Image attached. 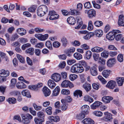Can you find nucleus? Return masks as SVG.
Here are the masks:
<instances>
[{
  "instance_id": "nucleus-1",
  "label": "nucleus",
  "mask_w": 124,
  "mask_h": 124,
  "mask_svg": "<svg viewBox=\"0 0 124 124\" xmlns=\"http://www.w3.org/2000/svg\"><path fill=\"white\" fill-rule=\"evenodd\" d=\"M84 70L83 66L79 63H76L72 66L71 71L73 73H80Z\"/></svg>"
},
{
  "instance_id": "nucleus-2",
  "label": "nucleus",
  "mask_w": 124,
  "mask_h": 124,
  "mask_svg": "<svg viewBox=\"0 0 124 124\" xmlns=\"http://www.w3.org/2000/svg\"><path fill=\"white\" fill-rule=\"evenodd\" d=\"M120 33L121 31L119 30H113L107 34L106 38L109 40H112L114 39L116 34Z\"/></svg>"
},
{
  "instance_id": "nucleus-3",
  "label": "nucleus",
  "mask_w": 124,
  "mask_h": 124,
  "mask_svg": "<svg viewBox=\"0 0 124 124\" xmlns=\"http://www.w3.org/2000/svg\"><path fill=\"white\" fill-rule=\"evenodd\" d=\"M61 85L63 87L67 88L69 87L71 88L74 86V85L70 81L67 80L63 81Z\"/></svg>"
},
{
  "instance_id": "nucleus-4",
  "label": "nucleus",
  "mask_w": 124,
  "mask_h": 124,
  "mask_svg": "<svg viewBox=\"0 0 124 124\" xmlns=\"http://www.w3.org/2000/svg\"><path fill=\"white\" fill-rule=\"evenodd\" d=\"M84 12L85 14H87L89 18H92L93 17H95L96 16V12L93 9L88 10H85Z\"/></svg>"
},
{
  "instance_id": "nucleus-5",
  "label": "nucleus",
  "mask_w": 124,
  "mask_h": 124,
  "mask_svg": "<svg viewBox=\"0 0 124 124\" xmlns=\"http://www.w3.org/2000/svg\"><path fill=\"white\" fill-rule=\"evenodd\" d=\"M35 36L40 40L44 41L48 38V35L47 34L43 35L40 34H35Z\"/></svg>"
},
{
  "instance_id": "nucleus-6",
  "label": "nucleus",
  "mask_w": 124,
  "mask_h": 124,
  "mask_svg": "<svg viewBox=\"0 0 124 124\" xmlns=\"http://www.w3.org/2000/svg\"><path fill=\"white\" fill-rule=\"evenodd\" d=\"M104 114L105 115V117L102 118V120L106 121H110L113 119L112 115L110 113L106 112L104 113Z\"/></svg>"
},
{
  "instance_id": "nucleus-7",
  "label": "nucleus",
  "mask_w": 124,
  "mask_h": 124,
  "mask_svg": "<svg viewBox=\"0 0 124 124\" xmlns=\"http://www.w3.org/2000/svg\"><path fill=\"white\" fill-rule=\"evenodd\" d=\"M51 78L55 82H57L61 79V76L59 74L55 73L52 75Z\"/></svg>"
},
{
  "instance_id": "nucleus-8",
  "label": "nucleus",
  "mask_w": 124,
  "mask_h": 124,
  "mask_svg": "<svg viewBox=\"0 0 124 124\" xmlns=\"http://www.w3.org/2000/svg\"><path fill=\"white\" fill-rule=\"evenodd\" d=\"M116 84V83L115 81L110 80L108 82L106 86L110 89H113L115 87Z\"/></svg>"
},
{
  "instance_id": "nucleus-9",
  "label": "nucleus",
  "mask_w": 124,
  "mask_h": 124,
  "mask_svg": "<svg viewBox=\"0 0 124 124\" xmlns=\"http://www.w3.org/2000/svg\"><path fill=\"white\" fill-rule=\"evenodd\" d=\"M46 10L45 11L43 10H43L42 8H38L37 10V13L38 16H43L48 11V8H45Z\"/></svg>"
},
{
  "instance_id": "nucleus-10",
  "label": "nucleus",
  "mask_w": 124,
  "mask_h": 124,
  "mask_svg": "<svg viewBox=\"0 0 124 124\" xmlns=\"http://www.w3.org/2000/svg\"><path fill=\"white\" fill-rule=\"evenodd\" d=\"M75 48L72 47L69 49L66 50L65 51V53L68 56L70 57L72 54L75 52Z\"/></svg>"
},
{
  "instance_id": "nucleus-11",
  "label": "nucleus",
  "mask_w": 124,
  "mask_h": 124,
  "mask_svg": "<svg viewBox=\"0 0 124 124\" xmlns=\"http://www.w3.org/2000/svg\"><path fill=\"white\" fill-rule=\"evenodd\" d=\"M82 8H80L79 10H77L72 8L70 9V15H79L80 14L79 11H81L82 10Z\"/></svg>"
},
{
  "instance_id": "nucleus-12",
  "label": "nucleus",
  "mask_w": 124,
  "mask_h": 124,
  "mask_svg": "<svg viewBox=\"0 0 124 124\" xmlns=\"http://www.w3.org/2000/svg\"><path fill=\"white\" fill-rule=\"evenodd\" d=\"M0 76L1 77H6L9 75V72L8 70L2 69L0 70Z\"/></svg>"
},
{
  "instance_id": "nucleus-13",
  "label": "nucleus",
  "mask_w": 124,
  "mask_h": 124,
  "mask_svg": "<svg viewBox=\"0 0 124 124\" xmlns=\"http://www.w3.org/2000/svg\"><path fill=\"white\" fill-rule=\"evenodd\" d=\"M118 23L120 26H124V16L123 15H120L119 16Z\"/></svg>"
},
{
  "instance_id": "nucleus-14",
  "label": "nucleus",
  "mask_w": 124,
  "mask_h": 124,
  "mask_svg": "<svg viewBox=\"0 0 124 124\" xmlns=\"http://www.w3.org/2000/svg\"><path fill=\"white\" fill-rule=\"evenodd\" d=\"M82 113L87 114L89 110V107L87 105H84L81 107Z\"/></svg>"
},
{
  "instance_id": "nucleus-15",
  "label": "nucleus",
  "mask_w": 124,
  "mask_h": 124,
  "mask_svg": "<svg viewBox=\"0 0 124 124\" xmlns=\"http://www.w3.org/2000/svg\"><path fill=\"white\" fill-rule=\"evenodd\" d=\"M101 102L98 101H96L93 103L91 106V108L93 109H95L98 108L100 106Z\"/></svg>"
},
{
  "instance_id": "nucleus-16",
  "label": "nucleus",
  "mask_w": 124,
  "mask_h": 124,
  "mask_svg": "<svg viewBox=\"0 0 124 124\" xmlns=\"http://www.w3.org/2000/svg\"><path fill=\"white\" fill-rule=\"evenodd\" d=\"M84 124H93L94 122L91 118H86L84 119L82 121Z\"/></svg>"
},
{
  "instance_id": "nucleus-17",
  "label": "nucleus",
  "mask_w": 124,
  "mask_h": 124,
  "mask_svg": "<svg viewBox=\"0 0 124 124\" xmlns=\"http://www.w3.org/2000/svg\"><path fill=\"white\" fill-rule=\"evenodd\" d=\"M43 91L45 96L46 97L49 96L51 93L50 90L46 86L43 87Z\"/></svg>"
},
{
  "instance_id": "nucleus-18",
  "label": "nucleus",
  "mask_w": 124,
  "mask_h": 124,
  "mask_svg": "<svg viewBox=\"0 0 124 124\" xmlns=\"http://www.w3.org/2000/svg\"><path fill=\"white\" fill-rule=\"evenodd\" d=\"M83 87L87 92L90 91L91 89V85L87 83H85L83 85Z\"/></svg>"
},
{
  "instance_id": "nucleus-19",
  "label": "nucleus",
  "mask_w": 124,
  "mask_h": 124,
  "mask_svg": "<svg viewBox=\"0 0 124 124\" xmlns=\"http://www.w3.org/2000/svg\"><path fill=\"white\" fill-rule=\"evenodd\" d=\"M17 31L18 34L21 36L25 35L26 33V30L22 28L18 29Z\"/></svg>"
},
{
  "instance_id": "nucleus-20",
  "label": "nucleus",
  "mask_w": 124,
  "mask_h": 124,
  "mask_svg": "<svg viewBox=\"0 0 124 124\" xmlns=\"http://www.w3.org/2000/svg\"><path fill=\"white\" fill-rule=\"evenodd\" d=\"M97 70V69L95 67L93 66L91 67L90 69V72L91 74L93 76H96L98 74Z\"/></svg>"
},
{
  "instance_id": "nucleus-21",
  "label": "nucleus",
  "mask_w": 124,
  "mask_h": 124,
  "mask_svg": "<svg viewBox=\"0 0 124 124\" xmlns=\"http://www.w3.org/2000/svg\"><path fill=\"white\" fill-rule=\"evenodd\" d=\"M49 119L51 122H57L60 121V118L58 116H50L49 117Z\"/></svg>"
},
{
  "instance_id": "nucleus-22",
  "label": "nucleus",
  "mask_w": 124,
  "mask_h": 124,
  "mask_svg": "<svg viewBox=\"0 0 124 124\" xmlns=\"http://www.w3.org/2000/svg\"><path fill=\"white\" fill-rule=\"evenodd\" d=\"M16 86L18 89H23L26 88V86L22 82H19L16 84Z\"/></svg>"
},
{
  "instance_id": "nucleus-23",
  "label": "nucleus",
  "mask_w": 124,
  "mask_h": 124,
  "mask_svg": "<svg viewBox=\"0 0 124 124\" xmlns=\"http://www.w3.org/2000/svg\"><path fill=\"white\" fill-rule=\"evenodd\" d=\"M115 60L114 58H111L108 61L107 64L108 66L111 67L115 63Z\"/></svg>"
},
{
  "instance_id": "nucleus-24",
  "label": "nucleus",
  "mask_w": 124,
  "mask_h": 124,
  "mask_svg": "<svg viewBox=\"0 0 124 124\" xmlns=\"http://www.w3.org/2000/svg\"><path fill=\"white\" fill-rule=\"evenodd\" d=\"M113 99L112 97L108 96H105L102 98V101L105 103H108L110 101L112 100Z\"/></svg>"
},
{
  "instance_id": "nucleus-25",
  "label": "nucleus",
  "mask_w": 124,
  "mask_h": 124,
  "mask_svg": "<svg viewBox=\"0 0 124 124\" xmlns=\"http://www.w3.org/2000/svg\"><path fill=\"white\" fill-rule=\"evenodd\" d=\"M124 81V78L123 77L117 78L116 79V81L119 86H122Z\"/></svg>"
},
{
  "instance_id": "nucleus-26",
  "label": "nucleus",
  "mask_w": 124,
  "mask_h": 124,
  "mask_svg": "<svg viewBox=\"0 0 124 124\" xmlns=\"http://www.w3.org/2000/svg\"><path fill=\"white\" fill-rule=\"evenodd\" d=\"M37 115L39 118L40 119V120L44 121L45 115L43 112L41 111H39L37 113Z\"/></svg>"
},
{
  "instance_id": "nucleus-27",
  "label": "nucleus",
  "mask_w": 124,
  "mask_h": 124,
  "mask_svg": "<svg viewBox=\"0 0 124 124\" xmlns=\"http://www.w3.org/2000/svg\"><path fill=\"white\" fill-rule=\"evenodd\" d=\"M22 93L23 95L26 96L28 98L31 97V95L29 91L27 90H23L22 92Z\"/></svg>"
},
{
  "instance_id": "nucleus-28",
  "label": "nucleus",
  "mask_w": 124,
  "mask_h": 124,
  "mask_svg": "<svg viewBox=\"0 0 124 124\" xmlns=\"http://www.w3.org/2000/svg\"><path fill=\"white\" fill-rule=\"evenodd\" d=\"M48 86L51 88L53 89L56 85V84L52 80L50 79L48 82Z\"/></svg>"
},
{
  "instance_id": "nucleus-29",
  "label": "nucleus",
  "mask_w": 124,
  "mask_h": 124,
  "mask_svg": "<svg viewBox=\"0 0 124 124\" xmlns=\"http://www.w3.org/2000/svg\"><path fill=\"white\" fill-rule=\"evenodd\" d=\"M67 22L70 24L74 25L75 23V20L73 17H70L68 18L67 20Z\"/></svg>"
},
{
  "instance_id": "nucleus-30",
  "label": "nucleus",
  "mask_w": 124,
  "mask_h": 124,
  "mask_svg": "<svg viewBox=\"0 0 124 124\" xmlns=\"http://www.w3.org/2000/svg\"><path fill=\"white\" fill-rule=\"evenodd\" d=\"M61 101L62 104V106H61V109L62 110L65 111L67 108V106L65 102V99H62V100Z\"/></svg>"
},
{
  "instance_id": "nucleus-31",
  "label": "nucleus",
  "mask_w": 124,
  "mask_h": 124,
  "mask_svg": "<svg viewBox=\"0 0 124 124\" xmlns=\"http://www.w3.org/2000/svg\"><path fill=\"white\" fill-rule=\"evenodd\" d=\"M60 91V87L58 86H57L53 91V95L56 96L58 95Z\"/></svg>"
},
{
  "instance_id": "nucleus-32",
  "label": "nucleus",
  "mask_w": 124,
  "mask_h": 124,
  "mask_svg": "<svg viewBox=\"0 0 124 124\" xmlns=\"http://www.w3.org/2000/svg\"><path fill=\"white\" fill-rule=\"evenodd\" d=\"M84 99L85 101L89 102L90 103L92 102L93 101V100L92 97L87 95L85 96Z\"/></svg>"
},
{
  "instance_id": "nucleus-33",
  "label": "nucleus",
  "mask_w": 124,
  "mask_h": 124,
  "mask_svg": "<svg viewBox=\"0 0 124 124\" xmlns=\"http://www.w3.org/2000/svg\"><path fill=\"white\" fill-rule=\"evenodd\" d=\"M99 54L98 53H94L93 55V56L94 60L96 61H97L99 59V61L98 62V63H100L101 62L100 61L101 57H99Z\"/></svg>"
},
{
  "instance_id": "nucleus-34",
  "label": "nucleus",
  "mask_w": 124,
  "mask_h": 124,
  "mask_svg": "<svg viewBox=\"0 0 124 124\" xmlns=\"http://www.w3.org/2000/svg\"><path fill=\"white\" fill-rule=\"evenodd\" d=\"M77 19L78 20L77 21V24L78 25L76 27L75 29H79L82 25L83 23L82 21V20L81 18L80 17L77 18Z\"/></svg>"
},
{
  "instance_id": "nucleus-35",
  "label": "nucleus",
  "mask_w": 124,
  "mask_h": 124,
  "mask_svg": "<svg viewBox=\"0 0 124 124\" xmlns=\"http://www.w3.org/2000/svg\"><path fill=\"white\" fill-rule=\"evenodd\" d=\"M110 73V70H106L103 71L102 72V74L104 77L106 78L108 76Z\"/></svg>"
},
{
  "instance_id": "nucleus-36",
  "label": "nucleus",
  "mask_w": 124,
  "mask_h": 124,
  "mask_svg": "<svg viewBox=\"0 0 124 124\" xmlns=\"http://www.w3.org/2000/svg\"><path fill=\"white\" fill-rule=\"evenodd\" d=\"M74 57L77 60H79L82 58V56L81 54L78 53H76L74 54Z\"/></svg>"
},
{
  "instance_id": "nucleus-37",
  "label": "nucleus",
  "mask_w": 124,
  "mask_h": 124,
  "mask_svg": "<svg viewBox=\"0 0 124 124\" xmlns=\"http://www.w3.org/2000/svg\"><path fill=\"white\" fill-rule=\"evenodd\" d=\"M45 45L49 49L52 50L53 48L51 42L49 40L47 41L46 42Z\"/></svg>"
},
{
  "instance_id": "nucleus-38",
  "label": "nucleus",
  "mask_w": 124,
  "mask_h": 124,
  "mask_svg": "<svg viewBox=\"0 0 124 124\" xmlns=\"http://www.w3.org/2000/svg\"><path fill=\"white\" fill-rule=\"evenodd\" d=\"M74 95L75 97H78L79 96L80 97L82 96V92L80 90H76L75 91L74 93Z\"/></svg>"
},
{
  "instance_id": "nucleus-39",
  "label": "nucleus",
  "mask_w": 124,
  "mask_h": 124,
  "mask_svg": "<svg viewBox=\"0 0 124 124\" xmlns=\"http://www.w3.org/2000/svg\"><path fill=\"white\" fill-rule=\"evenodd\" d=\"M92 55V53L90 51H87L85 53V57L88 60L90 59Z\"/></svg>"
},
{
  "instance_id": "nucleus-40",
  "label": "nucleus",
  "mask_w": 124,
  "mask_h": 124,
  "mask_svg": "<svg viewBox=\"0 0 124 124\" xmlns=\"http://www.w3.org/2000/svg\"><path fill=\"white\" fill-rule=\"evenodd\" d=\"M34 49L32 47H30L27 49L25 51L26 52L30 55H32L34 54Z\"/></svg>"
},
{
  "instance_id": "nucleus-41",
  "label": "nucleus",
  "mask_w": 124,
  "mask_h": 124,
  "mask_svg": "<svg viewBox=\"0 0 124 124\" xmlns=\"http://www.w3.org/2000/svg\"><path fill=\"white\" fill-rule=\"evenodd\" d=\"M7 101L10 104L15 103L16 101V99L14 98H9L7 100Z\"/></svg>"
},
{
  "instance_id": "nucleus-42",
  "label": "nucleus",
  "mask_w": 124,
  "mask_h": 124,
  "mask_svg": "<svg viewBox=\"0 0 124 124\" xmlns=\"http://www.w3.org/2000/svg\"><path fill=\"white\" fill-rule=\"evenodd\" d=\"M94 35L93 33H90L87 34L85 36L83 37L84 39L85 40H88L90 38L94 36Z\"/></svg>"
},
{
  "instance_id": "nucleus-43",
  "label": "nucleus",
  "mask_w": 124,
  "mask_h": 124,
  "mask_svg": "<svg viewBox=\"0 0 124 124\" xmlns=\"http://www.w3.org/2000/svg\"><path fill=\"white\" fill-rule=\"evenodd\" d=\"M61 41L63 45L64 46H66L68 42L66 38L65 37H63L61 38Z\"/></svg>"
},
{
  "instance_id": "nucleus-44",
  "label": "nucleus",
  "mask_w": 124,
  "mask_h": 124,
  "mask_svg": "<svg viewBox=\"0 0 124 124\" xmlns=\"http://www.w3.org/2000/svg\"><path fill=\"white\" fill-rule=\"evenodd\" d=\"M86 114L84 113H82V112L80 113L77 115V118L78 119L81 120L84 118L85 115Z\"/></svg>"
},
{
  "instance_id": "nucleus-45",
  "label": "nucleus",
  "mask_w": 124,
  "mask_h": 124,
  "mask_svg": "<svg viewBox=\"0 0 124 124\" xmlns=\"http://www.w3.org/2000/svg\"><path fill=\"white\" fill-rule=\"evenodd\" d=\"M91 51L93 52L98 53L101 51V48L98 47H95L92 48Z\"/></svg>"
},
{
  "instance_id": "nucleus-46",
  "label": "nucleus",
  "mask_w": 124,
  "mask_h": 124,
  "mask_svg": "<svg viewBox=\"0 0 124 124\" xmlns=\"http://www.w3.org/2000/svg\"><path fill=\"white\" fill-rule=\"evenodd\" d=\"M52 108L51 107H48L46 108V111L47 114L51 115L52 113Z\"/></svg>"
},
{
  "instance_id": "nucleus-47",
  "label": "nucleus",
  "mask_w": 124,
  "mask_h": 124,
  "mask_svg": "<svg viewBox=\"0 0 124 124\" xmlns=\"http://www.w3.org/2000/svg\"><path fill=\"white\" fill-rule=\"evenodd\" d=\"M93 27L92 22L91 21H89L88 23V29L89 31H91L93 29Z\"/></svg>"
},
{
  "instance_id": "nucleus-48",
  "label": "nucleus",
  "mask_w": 124,
  "mask_h": 124,
  "mask_svg": "<svg viewBox=\"0 0 124 124\" xmlns=\"http://www.w3.org/2000/svg\"><path fill=\"white\" fill-rule=\"evenodd\" d=\"M33 105L34 109L36 111H39L42 108V107L41 106L37 105L36 103H33Z\"/></svg>"
},
{
  "instance_id": "nucleus-49",
  "label": "nucleus",
  "mask_w": 124,
  "mask_h": 124,
  "mask_svg": "<svg viewBox=\"0 0 124 124\" xmlns=\"http://www.w3.org/2000/svg\"><path fill=\"white\" fill-rule=\"evenodd\" d=\"M23 121L24 124H27L30 123V121L28 119L26 118L25 116H23Z\"/></svg>"
},
{
  "instance_id": "nucleus-50",
  "label": "nucleus",
  "mask_w": 124,
  "mask_h": 124,
  "mask_svg": "<svg viewBox=\"0 0 124 124\" xmlns=\"http://www.w3.org/2000/svg\"><path fill=\"white\" fill-rule=\"evenodd\" d=\"M17 57L19 61L22 63H23L25 62L24 59L23 57L21 56L19 54H17Z\"/></svg>"
},
{
  "instance_id": "nucleus-51",
  "label": "nucleus",
  "mask_w": 124,
  "mask_h": 124,
  "mask_svg": "<svg viewBox=\"0 0 124 124\" xmlns=\"http://www.w3.org/2000/svg\"><path fill=\"white\" fill-rule=\"evenodd\" d=\"M53 45L54 47L58 48L60 46L61 44L57 41H55L53 42Z\"/></svg>"
},
{
  "instance_id": "nucleus-52",
  "label": "nucleus",
  "mask_w": 124,
  "mask_h": 124,
  "mask_svg": "<svg viewBox=\"0 0 124 124\" xmlns=\"http://www.w3.org/2000/svg\"><path fill=\"white\" fill-rule=\"evenodd\" d=\"M61 93L63 94L68 95L70 93V91L68 89H63L62 90Z\"/></svg>"
},
{
  "instance_id": "nucleus-53",
  "label": "nucleus",
  "mask_w": 124,
  "mask_h": 124,
  "mask_svg": "<svg viewBox=\"0 0 124 124\" xmlns=\"http://www.w3.org/2000/svg\"><path fill=\"white\" fill-rule=\"evenodd\" d=\"M19 37V36L17 33L13 34L11 38V41H14L17 39Z\"/></svg>"
},
{
  "instance_id": "nucleus-54",
  "label": "nucleus",
  "mask_w": 124,
  "mask_h": 124,
  "mask_svg": "<svg viewBox=\"0 0 124 124\" xmlns=\"http://www.w3.org/2000/svg\"><path fill=\"white\" fill-rule=\"evenodd\" d=\"M35 31L37 33H40L45 31V30L44 29H41L39 28H34Z\"/></svg>"
},
{
  "instance_id": "nucleus-55",
  "label": "nucleus",
  "mask_w": 124,
  "mask_h": 124,
  "mask_svg": "<svg viewBox=\"0 0 124 124\" xmlns=\"http://www.w3.org/2000/svg\"><path fill=\"white\" fill-rule=\"evenodd\" d=\"M77 78V76L76 75L71 74L69 76L70 79L72 81H74Z\"/></svg>"
},
{
  "instance_id": "nucleus-56",
  "label": "nucleus",
  "mask_w": 124,
  "mask_h": 124,
  "mask_svg": "<svg viewBox=\"0 0 124 124\" xmlns=\"http://www.w3.org/2000/svg\"><path fill=\"white\" fill-rule=\"evenodd\" d=\"M108 51H105L101 53V56L106 58L108 57Z\"/></svg>"
},
{
  "instance_id": "nucleus-57",
  "label": "nucleus",
  "mask_w": 124,
  "mask_h": 124,
  "mask_svg": "<svg viewBox=\"0 0 124 124\" xmlns=\"http://www.w3.org/2000/svg\"><path fill=\"white\" fill-rule=\"evenodd\" d=\"M31 46V44L29 43L23 44L22 47V49L23 50H24L26 48Z\"/></svg>"
},
{
  "instance_id": "nucleus-58",
  "label": "nucleus",
  "mask_w": 124,
  "mask_h": 124,
  "mask_svg": "<svg viewBox=\"0 0 124 124\" xmlns=\"http://www.w3.org/2000/svg\"><path fill=\"white\" fill-rule=\"evenodd\" d=\"M51 17H49L50 19L51 20H55L58 18L59 17V16L56 13L54 16H52Z\"/></svg>"
},
{
  "instance_id": "nucleus-59",
  "label": "nucleus",
  "mask_w": 124,
  "mask_h": 124,
  "mask_svg": "<svg viewBox=\"0 0 124 124\" xmlns=\"http://www.w3.org/2000/svg\"><path fill=\"white\" fill-rule=\"evenodd\" d=\"M62 14L64 16H68L70 15V11H68L66 10L63 9L62 10Z\"/></svg>"
},
{
  "instance_id": "nucleus-60",
  "label": "nucleus",
  "mask_w": 124,
  "mask_h": 124,
  "mask_svg": "<svg viewBox=\"0 0 124 124\" xmlns=\"http://www.w3.org/2000/svg\"><path fill=\"white\" fill-rule=\"evenodd\" d=\"M29 88L32 90H37L38 89L36 85H30L28 87Z\"/></svg>"
},
{
  "instance_id": "nucleus-61",
  "label": "nucleus",
  "mask_w": 124,
  "mask_h": 124,
  "mask_svg": "<svg viewBox=\"0 0 124 124\" xmlns=\"http://www.w3.org/2000/svg\"><path fill=\"white\" fill-rule=\"evenodd\" d=\"M76 60L75 59H70L67 60V63L69 65H71L75 63Z\"/></svg>"
},
{
  "instance_id": "nucleus-62",
  "label": "nucleus",
  "mask_w": 124,
  "mask_h": 124,
  "mask_svg": "<svg viewBox=\"0 0 124 124\" xmlns=\"http://www.w3.org/2000/svg\"><path fill=\"white\" fill-rule=\"evenodd\" d=\"M35 122L36 124H42V122L44 121H42L40 119L35 118L34 119Z\"/></svg>"
},
{
  "instance_id": "nucleus-63",
  "label": "nucleus",
  "mask_w": 124,
  "mask_h": 124,
  "mask_svg": "<svg viewBox=\"0 0 124 124\" xmlns=\"http://www.w3.org/2000/svg\"><path fill=\"white\" fill-rule=\"evenodd\" d=\"M122 37V35L121 34H119L115 36V38L117 41H118L121 39Z\"/></svg>"
},
{
  "instance_id": "nucleus-64",
  "label": "nucleus",
  "mask_w": 124,
  "mask_h": 124,
  "mask_svg": "<svg viewBox=\"0 0 124 124\" xmlns=\"http://www.w3.org/2000/svg\"><path fill=\"white\" fill-rule=\"evenodd\" d=\"M117 59L118 61L120 62H122L123 60V55L121 54H119L117 56Z\"/></svg>"
}]
</instances>
